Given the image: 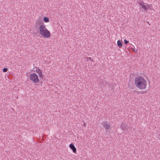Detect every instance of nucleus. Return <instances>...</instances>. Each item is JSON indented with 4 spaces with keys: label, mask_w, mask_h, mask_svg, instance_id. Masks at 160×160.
<instances>
[{
    "label": "nucleus",
    "mask_w": 160,
    "mask_h": 160,
    "mask_svg": "<svg viewBox=\"0 0 160 160\" xmlns=\"http://www.w3.org/2000/svg\"><path fill=\"white\" fill-rule=\"evenodd\" d=\"M108 84V82L106 80H103L101 82V84L103 87L106 86Z\"/></svg>",
    "instance_id": "8"
},
{
    "label": "nucleus",
    "mask_w": 160,
    "mask_h": 160,
    "mask_svg": "<svg viewBox=\"0 0 160 160\" xmlns=\"http://www.w3.org/2000/svg\"><path fill=\"white\" fill-rule=\"evenodd\" d=\"M83 126H84L85 127V126H86V125H85V124L84 123V124H83Z\"/></svg>",
    "instance_id": "16"
},
{
    "label": "nucleus",
    "mask_w": 160,
    "mask_h": 160,
    "mask_svg": "<svg viewBox=\"0 0 160 160\" xmlns=\"http://www.w3.org/2000/svg\"><path fill=\"white\" fill-rule=\"evenodd\" d=\"M143 3H144V2L143 1L138 2V4L141 6L143 9L146 11V6L144 5Z\"/></svg>",
    "instance_id": "5"
},
{
    "label": "nucleus",
    "mask_w": 160,
    "mask_h": 160,
    "mask_svg": "<svg viewBox=\"0 0 160 160\" xmlns=\"http://www.w3.org/2000/svg\"><path fill=\"white\" fill-rule=\"evenodd\" d=\"M133 51L135 52H137V50H136L135 48H134V49H133Z\"/></svg>",
    "instance_id": "14"
},
{
    "label": "nucleus",
    "mask_w": 160,
    "mask_h": 160,
    "mask_svg": "<svg viewBox=\"0 0 160 160\" xmlns=\"http://www.w3.org/2000/svg\"><path fill=\"white\" fill-rule=\"evenodd\" d=\"M69 147L72 149L74 152L75 153L76 152V148L73 144H70Z\"/></svg>",
    "instance_id": "6"
},
{
    "label": "nucleus",
    "mask_w": 160,
    "mask_h": 160,
    "mask_svg": "<svg viewBox=\"0 0 160 160\" xmlns=\"http://www.w3.org/2000/svg\"><path fill=\"white\" fill-rule=\"evenodd\" d=\"M39 30L40 34L43 37L49 38L51 36L50 32L46 28L44 25H40L39 27Z\"/></svg>",
    "instance_id": "2"
},
{
    "label": "nucleus",
    "mask_w": 160,
    "mask_h": 160,
    "mask_svg": "<svg viewBox=\"0 0 160 160\" xmlns=\"http://www.w3.org/2000/svg\"><path fill=\"white\" fill-rule=\"evenodd\" d=\"M134 83L136 87L140 90L146 89L147 86L146 80L142 76L136 77Z\"/></svg>",
    "instance_id": "1"
},
{
    "label": "nucleus",
    "mask_w": 160,
    "mask_h": 160,
    "mask_svg": "<svg viewBox=\"0 0 160 160\" xmlns=\"http://www.w3.org/2000/svg\"><path fill=\"white\" fill-rule=\"evenodd\" d=\"M124 42L125 44H127L129 42V41H128L126 39H124Z\"/></svg>",
    "instance_id": "13"
},
{
    "label": "nucleus",
    "mask_w": 160,
    "mask_h": 160,
    "mask_svg": "<svg viewBox=\"0 0 160 160\" xmlns=\"http://www.w3.org/2000/svg\"><path fill=\"white\" fill-rule=\"evenodd\" d=\"M3 72H6L8 71V69L6 68H4L2 70Z\"/></svg>",
    "instance_id": "12"
},
{
    "label": "nucleus",
    "mask_w": 160,
    "mask_h": 160,
    "mask_svg": "<svg viewBox=\"0 0 160 160\" xmlns=\"http://www.w3.org/2000/svg\"><path fill=\"white\" fill-rule=\"evenodd\" d=\"M29 78L31 81L35 83H38L39 82L38 76L35 73L30 74L29 76Z\"/></svg>",
    "instance_id": "3"
},
{
    "label": "nucleus",
    "mask_w": 160,
    "mask_h": 160,
    "mask_svg": "<svg viewBox=\"0 0 160 160\" xmlns=\"http://www.w3.org/2000/svg\"><path fill=\"white\" fill-rule=\"evenodd\" d=\"M117 45L120 48L122 47V43L120 40H118L117 41Z\"/></svg>",
    "instance_id": "9"
},
{
    "label": "nucleus",
    "mask_w": 160,
    "mask_h": 160,
    "mask_svg": "<svg viewBox=\"0 0 160 160\" xmlns=\"http://www.w3.org/2000/svg\"><path fill=\"white\" fill-rule=\"evenodd\" d=\"M102 124L104 128L106 129V133H108L109 130H111L112 127L109 123L106 121H104L103 122Z\"/></svg>",
    "instance_id": "4"
},
{
    "label": "nucleus",
    "mask_w": 160,
    "mask_h": 160,
    "mask_svg": "<svg viewBox=\"0 0 160 160\" xmlns=\"http://www.w3.org/2000/svg\"><path fill=\"white\" fill-rule=\"evenodd\" d=\"M36 71L40 77H42V72L40 69H36Z\"/></svg>",
    "instance_id": "7"
},
{
    "label": "nucleus",
    "mask_w": 160,
    "mask_h": 160,
    "mask_svg": "<svg viewBox=\"0 0 160 160\" xmlns=\"http://www.w3.org/2000/svg\"><path fill=\"white\" fill-rule=\"evenodd\" d=\"M88 59L89 60H90V61H92V58L90 57H89L88 58Z\"/></svg>",
    "instance_id": "15"
},
{
    "label": "nucleus",
    "mask_w": 160,
    "mask_h": 160,
    "mask_svg": "<svg viewBox=\"0 0 160 160\" xmlns=\"http://www.w3.org/2000/svg\"><path fill=\"white\" fill-rule=\"evenodd\" d=\"M152 6L151 4H150L146 6V11L148 9L149 10H152Z\"/></svg>",
    "instance_id": "10"
},
{
    "label": "nucleus",
    "mask_w": 160,
    "mask_h": 160,
    "mask_svg": "<svg viewBox=\"0 0 160 160\" xmlns=\"http://www.w3.org/2000/svg\"><path fill=\"white\" fill-rule=\"evenodd\" d=\"M43 20L45 22H49V19L48 18L46 17H44Z\"/></svg>",
    "instance_id": "11"
}]
</instances>
